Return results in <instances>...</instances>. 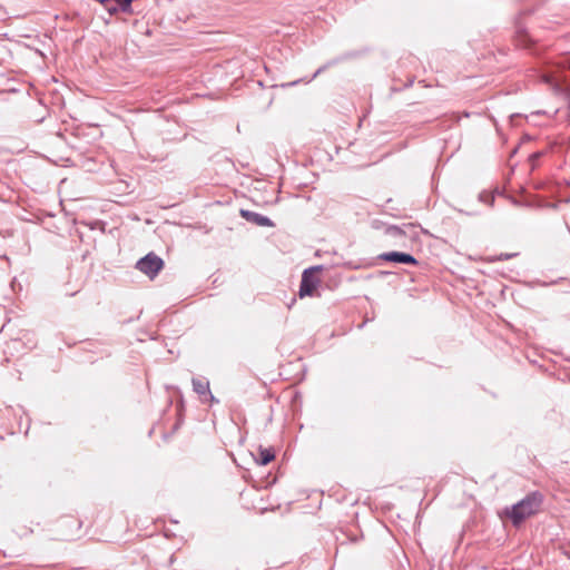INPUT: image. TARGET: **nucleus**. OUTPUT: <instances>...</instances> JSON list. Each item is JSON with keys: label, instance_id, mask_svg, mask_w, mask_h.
Returning <instances> with one entry per match:
<instances>
[{"label": "nucleus", "instance_id": "2eb2a0df", "mask_svg": "<svg viewBox=\"0 0 570 570\" xmlns=\"http://www.w3.org/2000/svg\"><path fill=\"white\" fill-rule=\"evenodd\" d=\"M517 256V254H508V253H502L500 254L498 257H497V261H507V259H510L512 257Z\"/></svg>", "mask_w": 570, "mask_h": 570}, {"label": "nucleus", "instance_id": "0eeeda50", "mask_svg": "<svg viewBox=\"0 0 570 570\" xmlns=\"http://www.w3.org/2000/svg\"><path fill=\"white\" fill-rule=\"evenodd\" d=\"M105 8L112 14L116 12H127L131 8L132 0H102Z\"/></svg>", "mask_w": 570, "mask_h": 570}, {"label": "nucleus", "instance_id": "7ed1b4c3", "mask_svg": "<svg viewBox=\"0 0 570 570\" xmlns=\"http://www.w3.org/2000/svg\"><path fill=\"white\" fill-rule=\"evenodd\" d=\"M377 259L393 263V264H403V265H411V266L419 265V261L412 254L405 253V252H397V250L382 253L377 256Z\"/></svg>", "mask_w": 570, "mask_h": 570}, {"label": "nucleus", "instance_id": "4be33fe9", "mask_svg": "<svg viewBox=\"0 0 570 570\" xmlns=\"http://www.w3.org/2000/svg\"><path fill=\"white\" fill-rule=\"evenodd\" d=\"M568 185H570V180L568 181Z\"/></svg>", "mask_w": 570, "mask_h": 570}, {"label": "nucleus", "instance_id": "1a4fd4ad", "mask_svg": "<svg viewBox=\"0 0 570 570\" xmlns=\"http://www.w3.org/2000/svg\"><path fill=\"white\" fill-rule=\"evenodd\" d=\"M275 459V451L273 448L258 446L257 456L255 461L259 465H267Z\"/></svg>", "mask_w": 570, "mask_h": 570}, {"label": "nucleus", "instance_id": "a211bd4d", "mask_svg": "<svg viewBox=\"0 0 570 570\" xmlns=\"http://www.w3.org/2000/svg\"><path fill=\"white\" fill-rule=\"evenodd\" d=\"M541 156H542V153H534V154H532V155H531V158H532V159H538V158H540Z\"/></svg>", "mask_w": 570, "mask_h": 570}, {"label": "nucleus", "instance_id": "6e6552de", "mask_svg": "<svg viewBox=\"0 0 570 570\" xmlns=\"http://www.w3.org/2000/svg\"><path fill=\"white\" fill-rule=\"evenodd\" d=\"M355 57V53L353 52H346L342 56H338L336 58H333L331 60H328L327 62H325L323 66H321L315 72L314 75L308 79V81H312L313 79H315L317 76H320L321 73H323L325 70H327L328 68L333 67V66H336L345 60H348L351 58Z\"/></svg>", "mask_w": 570, "mask_h": 570}, {"label": "nucleus", "instance_id": "f3484780", "mask_svg": "<svg viewBox=\"0 0 570 570\" xmlns=\"http://www.w3.org/2000/svg\"><path fill=\"white\" fill-rule=\"evenodd\" d=\"M301 80H295V81H292V82H288V83H283L282 87H292V86H295Z\"/></svg>", "mask_w": 570, "mask_h": 570}, {"label": "nucleus", "instance_id": "f8f14e48", "mask_svg": "<svg viewBox=\"0 0 570 570\" xmlns=\"http://www.w3.org/2000/svg\"><path fill=\"white\" fill-rule=\"evenodd\" d=\"M524 205L528 207L548 208V209H552V210H557L559 208L558 202H556V203L541 202V200L537 202V203L527 202V203H524Z\"/></svg>", "mask_w": 570, "mask_h": 570}, {"label": "nucleus", "instance_id": "412c9836", "mask_svg": "<svg viewBox=\"0 0 570 570\" xmlns=\"http://www.w3.org/2000/svg\"><path fill=\"white\" fill-rule=\"evenodd\" d=\"M518 116H519L518 114L511 115V119H513L514 117H518Z\"/></svg>", "mask_w": 570, "mask_h": 570}, {"label": "nucleus", "instance_id": "4468645a", "mask_svg": "<svg viewBox=\"0 0 570 570\" xmlns=\"http://www.w3.org/2000/svg\"><path fill=\"white\" fill-rule=\"evenodd\" d=\"M479 199L481 202L489 203L490 205H492L494 203V196L488 195L485 191H482L479 194Z\"/></svg>", "mask_w": 570, "mask_h": 570}, {"label": "nucleus", "instance_id": "aec40b11", "mask_svg": "<svg viewBox=\"0 0 570 570\" xmlns=\"http://www.w3.org/2000/svg\"><path fill=\"white\" fill-rule=\"evenodd\" d=\"M558 203H559V204H560V203H566V204H568V203H570V197H567V198H564V199H562V200H560V202H558Z\"/></svg>", "mask_w": 570, "mask_h": 570}, {"label": "nucleus", "instance_id": "f03ea898", "mask_svg": "<svg viewBox=\"0 0 570 570\" xmlns=\"http://www.w3.org/2000/svg\"><path fill=\"white\" fill-rule=\"evenodd\" d=\"M324 269L323 265H314L305 268L302 273L298 295L301 298L305 296H313L321 284L317 273Z\"/></svg>", "mask_w": 570, "mask_h": 570}, {"label": "nucleus", "instance_id": "ddd939ff", "mask_svg": "<svg viewBox=\"0 0 570 570\" xmlns=\"http://www.w3.org/2000/svg\"><path fill=\"white\" fill-rule=\"evenodd\" d=\"M183 412H184V404H183V402H180V404L177 405V421L173 426V432L177 431L180 428V425L183 424V422H184Z\"/></svg>", "mask_w": 570, "mask_h": 570}, {"label": "nucleus", "instance_id": "dca6fc26", "mask_svg": "<svg viewBox=\"0 0 570 570\" xmlns=\"http://www.w3.org/2000/svg\"><path fill=\"white\" fill-rule=\"evenodd\" d=\"M135 267H136L138 271L142 272V257H141V258H139V259L136 262Z\"/></svg>", "mask_w": 570, "mask_h": 570}, {"label": "nucleus", "instance_id": "423d86ee", "mask_svg": "<svg viewBox=\"0 0 570 570\" xmlns=\"http://www.w3.org/2000/svg\"><path fill=\"white\" fill-rule=\"evenodd\" d=\"M534 10H535L534 8L522 9V10H520V12H519V14H518V17L515 19V22H514L515 33L520 38L519 41H520L521 45H527V41H528L527 29H525L524 24L521 22V19L524 16H529V14L533 13Z\"/></svg>", "mask_w": 570, "mask_h": 570}, {"label": "nucleus", "instance_id": "9d476101", "mask_svg": "<svg viewBox=\"0 0 570 570\" xmlns=\"http://www.w3.org/2000/svg\"><path fill=\"white\" fill-rule=\"evenodd\" d=\"M191 383L194 392L198 395H206L209 393V382L206 379L194 377Z\"/></svg>", "mask_w": 570, "mask_h": 570}, {"label": "nucleus", "instance_id": "39448f33", "mask_svg": "<svg viewBox=\"0 0 570 570\" xmlns=\"http://www.w3.org/2000/svg\"><path fill=\"white\" fill-rule=\"evenodd\" d=\"M240 216L247 220L248 223L255 224L257 226L264 227H274V222L259 213L249 210V209H240Z\"/></svg>", "mask_w": 570, "mask_h": 570}, {"label": "nucleus", "instance_id": "f257e3e1", "mask_svg": "<svg viewBox=\"0 0 570 570\" xmlns=\"http://www.w3.org/2000/svg\"><path fill=\"white\" fill-rule=\"evenodd\" d=\"M542 503L543 494L539 491H533L517 503L505 507L501 517L508 518L514 527H520L528 518L540 511Z\"/></svg>", "mask_w": 570, "mask_h": 570}, {"label": "nucleus", "instance_id": "9b49d317", "mask_svg": "<svg viewBox=\"0 0 570 570\" xmlns=\"http://www.w3.org/2000/svg\"><path fill=\"white\" fill-rule=\"evenodd\" d=\"M409 225L397 226V225H387L384 228V234L394 238H402L406 236V232L404 227Z\"/></svg>", "mask_w": 570, "mask_h": 570}, {"label": "nucleus", "instance_id": "6ab92c4d", "mask_svg": "<svg viewBox=\"0 0 570 570\" xmlns=\"http://www.w3.org/2000/svg\"><path fill=\"white\" fill-rule=\"evenodd\" d=\"M206 395L209 396L210 401L212 402H218V400L212 394V392L209 391V393H207Z\"/></svg>", "mask_w": 570, "mask_h": 570}, {"label": "nucleus", "instance_id": "20e7f679", "mask_svg": "<svg viewBox=\"0 0 570 570\" xmlns=\"http://www.w3.org/2000/svg\"><path fill=\"white\" fill-rule=\"evenodd\" d=\"M164 266V259L156 255L154 252L145 254V275L148 276L151 281L155 279Z\"/></svg>", "mask_w": 570, "mask_h": 570}]
</instances>
